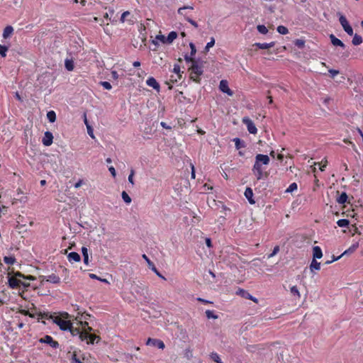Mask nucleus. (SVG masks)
<instances>
[{"mask_svg":"<svg viewBox=\"0 0 363 363\" xmlns=\"http://www.w3.org/2000/svg\"><path fill=\"white\" fill-rule=\"evenodd\" d=\"M82 316V314H80L79 312L76 319L79 321L80 325L84 328V330H81L79 328H74L72 324H71L68 330L70 332L72 336H78L80 340H86L87 344H94L96 340V342H98L100 340V337L96 335L90 334L89 333L92 330V328L88 325L87 322H82L81 320Z\"/></svg>","mask_w":363,"mask_h":363,"instance_id":"nucleus-1","label":"nucleus"},{"mask_svg":"<svg viewBox=\"0 0 363 363\" xmlns=\"http://www.w3.org/2000/svg\"><path fill=\"white\" fill-rule=\"evenodd\" d=\"M269 162V157L267 155L257 154L255 156V162L252 171L257 180L264 179L268 177V173L263 166L268 165Z\"/></svg>","mask_w":363,"mask_h":363,"instance_id":"nucleus-2","label":"nucleus"},{"mask_svg":"<svg viewBox=\"0 0 363 363\" xmlns=\"http://www.w3.org/2000/svg\"><path fill=\"white\" fill-rule=\"evenodd\" d=\"M190 78L196 83H199L201 81V75L203 74V62L196 60V62H193V64L189 67Z\"/></svg>","mask_w":363,"mask_h":363,"instance_id":"nucleus-3","label":"nucleus"},{"mask_svg":"<svg viewBox=\"0 0 363 363\" xmlns=\"http://www.w3.org/2000/svg\"><path fill=\"white\" fill-rule=\"evenodd\" d=\"M242 123L247 126V130L251 134H256L257 132V129L255 125V123L252 122V121L247 118L244 117L242 118Z\"/></svg>","mask_w":363,"mask_h":363,"instance_id":"nucleus-4","label":"nucleus"},{"mask_svg":"<svg viewBox=\"0 0 363 363\" xmlns=\"http://www.w3.org/2000/svg\"><path fill=\"white\" fill-rule=\"evenodd\" d=\"M40 342L46 343L49 345L52 348L59 347V343L54 340L53 338L50 335H45V337L40 339Z\"/></svg>","mask_w":363,"mask_h":363,"instance_id":"nucleus-5","label":"nucleus"},{"mask_svg":"<svg viewBox=\"0 0 363 363\" xmlns=\"http://www.w3.org/2000/svg\"><path fill=\"white\" fill-rule=\"evenodd\" d=\"M142 257L146 261L150 269H151L160 278L166 280V278L158 272L153 262L148 258L146 255L143 254Z\"/></svg>","mask_w":363,"mask_h":363,"instance_id":"nucleus-6","label":"nucleus"},{"mask_svg":"<svg viewBox=\"0 0 363 363\" xmlns=\"http://www.w3.org/2000/svg\"><path fill=\"white\" fill-rule=\"evenodd\" d=\"M55 323L60 327L62 330H68L71 325V323L68 320H62L60 318H56Z\"/></svg>","mask_w":363,"mask_h":363,"instance_id":"nucleus-7","label":"nucleus"},{"mask_svg":"<svg viewBox=\"0 0 363 363\" xmlns=\"http://www.w3.org/2000/svg\"><path fill=\"white\" fill-rule=\"evenodd\" d=\"M219 89L222 92L227 94L228 96H231L233 95V92L228 87V83L226 80H221L220 82Z\"/></svg>","mask_w":363,"mask_h":363,"instance_id":"nucleus-8","label":"nucleus"},{"mask_svg":"<svg viewBox=\"0 0 363 363\" xmlns=\"http://www.w3.org/2000/svg\"><path fill=\"white\" fill-rule=\"evenodd\" d=\"M147 345L157 347L159 349L164 348V342L162 340L157 339L149 338L147 341Z\"/></svg>","mask_w":363,"mask_h":363,"instance_id":"nucleus-9","label":"nucleus"},{"mask_svg":"<svg viewBox=\"0 0 363 363\" xmlns=\"http://www.w3.org/2000/svg\"><path fill=\"white\" fill-rule=\"evenodd\" d=\"M53 135L52 133L47 131L44 134L42 143L45 146H50L52 143Z\"/></svg>","mask_w":363,"mask_h":363,"instance_id":"nucleus-10","label":"nucleus"},{"mask_svg":"<svg viewBox=\"0 0 363 363\" xmlns=\"http://www.w3.org/2000/svg\"><path fill=\"white\" fill-rule=\"evenodd\" d=\"M194 7L191 6H184L178 9V14L183 16L186 21V17H190L188 14L187 10H193Z\"/></svg>","mask_w":363,"mask_h":363,"instance_id":"nucleus-11","label":"nucleus"},{"mask_svg":"<svg viewBox=\"0 0 363 363\" xmlns=\"http://www.w3.org/2000/svg\"><path fill=\"white\" fill-rule=\"evenodd\" d=\"M244 195L246 197V199L248 200L250 203L254 204L255 203V201L253 199V191L250 187L246 188Z\"/></svg>","mask_w":363,"mask_h":363,"instance_id":"nucleus-12","label":"nucleus"},{"mask_svg":"<svg viewBox=\"0 0 363 363\" xmlns=\"http://www.w3.org/2000/svg\"><path fill=\"white\" fill-rule=\"evenodd\" d=\"M43 280L52 284H58L60 281V278L55 274H51L47 277H44Z\"/></svg>","mask_w":363,"mask_h":363,"instance_id":"nucleus-13","label":"nucleus"},{"mask_svg":"<svg viewBox=\"0 0 363 363\" xmlns=\"http://www.w3.org/2000/svg\"><path fill=\"white\" fill-rule=\"evenodd\" d=\"M21 284V281L18 279L17 278L12 277H9V284L11 288L16 289Z\"/></svg>","mask_w":363,"mask_h":363,"instance_id":"nucleus-14","label":"nucleus"},{"mask_svg":"<svg viewBox=\"0 0 363 363\" xmlns=\"http://www.w3.org/2000/svg\"><path fill=\"white\" fill-rule=\"evenodd\" d=\"M147 84L155 90L160 89V84L154 77H149L146 81Z\"/></svg>","mask_w":363,"mask_h":363,"instance_id":"nucleus-15","label":"nucleus"},{"mask_svg":"<svg viewBox=\"0 0 363 363\" xmlns=\"http://www.w3.org/2000/svg\"><path fill=\"white\" fill-rule=\"evenodd\" d=\"M67 259L69 262H78L81 260L80 255L75 252H72L68 254Z\"/></svg>","mask_w":363,"mask_h":363,"instance_id":"nucleus-16","label":"nucleus"},{"mask_svg":"<svg viewBox=\"0 0 363 363\" xmlns=\"http://www.w3.org/2000/svg\"><path fill=\"white\" fill-rule=\"evenodd\" d=\"M313 259H320L323 257L322 250L319 246H314L313 247Z\"/></svg>","mask_w":363,"mask_h":363,"instance_id":"nucleus-17","label":"nucleus"},{"mask_svg":"<svg viewBox=\"0 0 363 363\" xmlns=\"http://www.w3.org/2000/svg\"><path fill=\"white\" fill-rule=\"evenodd\" d=\"M359 247V242H355L352 244L347 250H346L340 256L341 257L344 255H350L356 251V250Z\"/></svg>","mask_w":363,"mask_h":363,"instance_id":"nucleus-18","label":"nucleus"},{"mask_svg":"<svg viewBox=\"0 0 363 363\" xmlns=\"http://www.w3.org/2000/svg\"><path fill=\"white\" fill-rule=\"evenodd\" d=\"M274 42H271L269 43H256L254 44L255 46L257 47L259 49H269L274 46Z\"/></svg>","mask_w":363,"mask_h":363,"instance_id":"nucleus-19","label":"nucleus"},{"mask_svg":"<svg viewBox=\"0 0 363 363\" xmlns=\"http://www.w3.org/2000/svg\"><path fill=\"white\" fill-rule=\"evenodd\" d=\"M330 38L333 45L345 48V44L340 40L337 38L334 35L331 34Z\"/></svg>","mask_w":363,"mask_h":363,"instance_id":"nucleus-20","label":"nucleus"},{"mask_svg":"<svg viewBox=\"0 0 363 363\" xmlns=\"http://www.w3.org/2000/svg\"><path fill=\"white\" fill-rule=\"evenodd\" d=\"M240 294L245 298L250 299V300L254 301L255 303L258 302L257 298L252 296L251 294H250L249 293H247L246 291H245L243 289L240 290Z\"/></svg>","mask_w":363,"mask_h":363,"instance_id":"nucleus-21","label":"nucleus"},{"mask_svg":"<svg viewBox=\"0 0 363 363\" xmlns=\"http://www.w3.org/2000/svg\"><path fill=\"white\" fill-rule=\"evenodd\" d=\"M13 28L11 26H7L3 32V38L6 39L13 33Z\"/></svg>","mask_w":363,"mask_h":363,"instance_id":"nucleus-22","label":"nucleus"},{"mask_svg":"<svg viewBox=\"0 0 363 363\" xmlns=\"http://www.w3.org/2000/svg\"><path fill=\"white\" fill-rule=\"evenodd\" d=\"M177 38V33L175 31H171L166 37V42L167 44H171Z\"/></svg>","mask_w":363,"mask_h":363,"instance_id":"nucleus-23","label":"nucleus"},{"mask_svg":"<svg viewBox=\"0 0 363 363\" xmlns=\"http://www.w3.org/2000/svg\"><path fill=\"white\" fill-rule=\"evenodd\" d=\"M233 141L235 143V145L237 150H240L242 147H245V143L243 140H241L238 138H235L233 140Z\"/></svg>","mask_w":363,"mask_h":363,"instance_id":"nucleus-24","label":"nucleus"},{"mask_svg":"<svg viewBox=\"0 0 363 363\" xmlns=\"http://www.w3.org/2000/svg\"><path fill=\"white\" fill-rule=\"evenodd\" d=\"M82 252L83 255V261L86 265L89 264V255H88V249L86 247H82Z\"/></svg>","mask_w":363,"mask_h":363,"instance_id":"nucleus-25","label":"nucleus"},{"mask_svg":"<svg viewBox=\"0 0 363 363\" xmlns=\"http://www.w3.org/2000/svg\"><path fill=\"white\" fill-rule=\"evenodd\" d=\"M320 263L317 262L315 259L312 260L310 264V269L313 272V270H320Z\"/></svg>","mask_w":363,"mask_h":363,"instance_id":"nucleus-26","label":"nucleus"},{"mask_svg":"<svg viewBox=\"0 0 363 363\" xmlns=\"http://www.w3.org/2000/svg\"><path fill=\"white\" fill-rule=\"evenodd\" d=\"M65 66L68 71H72L74 67L73 60L71 59H66L65 61Z\"/></svg>","mask_w":363,"mask_h":363,"instance_id":"nucleus-27","label":"nucleus"},{"mask_svg":"<svg viewBox=\"0 0 363 363\" xmlns=\"http://www.w3.org/2000/svg\"><path fill=\"white\" fill-rule=\"evenodd\" d=\"M347 198L348 196L347 194L345 192H342L340 196L337 198L336 201L340 204H343L347 201Z\"/></svg>","mask_w":363,"mask_h":363,"instance_id":"nucleus-28","label":"nucleus"},{"mask_svg":"<svg viewBox=\"0 0 363 363\" xmlns=\"http://www.w3.org/2000/svg\"><path fill=\"white\" fill-rule=\"evenodd\" d=\"M290 292L292 296L296 297L297 298H301V294L299 290L296 286H293L290 288Z\"/></svg>","mask_w":363,"mask_h":363,"instance_id":"nucleus-29","label":"nucleus"},{"mask_svg":"<svg viewBox=\"0 0 363 363\" xmlns=\"http://www.w3.org/2000/svg\"><path fill=\"white\" fill-rule=\"evenodd\" d=\"M352 43L354 45H359L362 43V38L360 35L355 34L354 35Z\"/></svg>","mask_w":363,"mask_h":363,"instance_id":"nucleus-30","label":"nucleus"},{"mask_svg":"<svg viewBox=\"0 0 363 363\" xmlns=\"http://www.w3.org/2000/svg\"><path fill=\"white\" fill-rule=\"evenodd\" d=\"M47 118L48 121L51 123H53L56 120V114L54 111H50L47 113Z\"/></svg>","mask_w":363,"mask_h":363,"instance_id":"nucleus-31","label":"nucleus"},{"mask_svg":"<svg viewBox=\"0 0 363 363\" xmlns=\"http://www.w3.org/2000/svg\"><path fill=\"white\" fill-rule=\"evenodd\" d=\"M4 261L8 265H12V264H13L16 262V258L14 257H12V256H11V257H7V256L4 257Z\"/></svg>","mask_w":363,"mask_h":363,"instance_id":"nucleus-32","label":"nucleus"},{"mask_svg":"<svg viewBox=\"0 0 363 363\" xmlns=\"http://www.w3.org/2000/svg\"><path fill=\"white\" fill-rule=\"evenodd\" d=\"M339 21L342 26L343 29L346 27L350 26L347 18L343 15H340Z\"/></svg>","mask_w":363,"mask_h":363,"instance_id":"nucleus-33","label":"nucleus"},{"mask_svg":"<svg viewBox=\"0 0 363 363\" xmlns=\"http://www.w3.org/2000/svg\"><path fill=\"white\" fill-rule=\"evenodd\" d=\"M337 224L339 227H347L350 224V221L347 219H340L337 220Z\"/></svg>","mask_w":363,"mask_h":363,"instance_id":"nucleus-34","label":"nucleus"},{"mask_svg":"<svg viewBox=\"0 0 363 363\" xmlns=\"http://www.w3.org/2000/svg\"><path fill=\"white\" fill-rule=\"evenodd\" d=\"M121 196L123 200L125 201V203L129 204L131 203V198L129 196V195L125 191H122Z\"/></svg>","mask_w":363,"mask_h":363,"instance_id":"nucleus-35","label":"nucleus"},{"mask_svg":"<svg viewBox=\"0 0 363 363\" xmlns=\"http://www.w3.org/2000/svg\"><path fill=\"white\" fill-rule=\"evenodd\" d=\"M211 357V359L217 362V363H223V362L221 361L219 355L216 353V352H212L210 355Z\"/></svg>","mask_w":363,"mask_h":363,"instance_id":"nucleus-36","label":"nucleus"},{"mask_svg":"<svg viewBox=\"0 0 363 363\" xmlns=\"http://www.w3.org/2000/svg\"><path fill=\"white\" fill-rule=\"evenodd\" d=\"M173 72L177 74V77L179 79H181L182 74H181V68L179 65H174Z\"/></svg>","mask_w":363,"mask_h":363,"instance_id":"nucleus-37","label":"nucleus"},{"mask_svg":"<svg viewBox=\"0 0 363 363\" xmlns=\"http://www.w3.org/2000/svg\"><path fill=\"white\" fill-rule=\"evenodd\" d=\"M279 33L286 35L289 33L288 28L284 26H279L277 28Z\"/></svg>","mask_w":363,"mask_h":363,"instance_id":"nucleus-38","label":"nucleus"},{"mask_svg":"<svg viewBox=\"0 0 363 363\" xmlns=\"http://www.w3.org/2000/svg\"><path fill=\"white\" fill-rule=\"evenodd\" d=\"M257 29L260 33L264 34V35H265L268 33L267 28L264 25H258L257 26Z\"/></svg>","mask_w":363,"mask_h":363,"instance_id":"nucleus-39","label":"nucleus"},{"mask_svg":"<svg viewBox=\"0 0 363 363\" xmlns=\"http://www.w3.org/2000/svg\"><path fill=\"white\" fill-rule=\"evenodd\" d=\"M9 48L6 45H0V55L3 57L6 56V52Z\"/></svg>","mask_w":363,"mask_h":363,"instance_id":"nucleus-40","label":"nucleus"},{"mask_svg":"<svg viewBox=\"0 0 363 363\" xmlns=\"http://www.w3.org/2000/svg\"><path fill=\"white\" fill-rule=\"evenodd\" d=\"M215 45V39L214 38H211V40L206 44L205 47V52H208L209 49L212 48Z\"/></svg>","mask_w":363,"mask_h":363,"instance_id":"nucleus-41","label":"nucleus"},{"mask_svg":"<svg viewBox=\"0 0 363 363\" xmlns=\"http://www.w3.org/2000/svg\"><path fill=\"white\" fill-rule=\"evenodd\" d=\"M89 277L91 279H97V280H99L102 282H104V283H106V284H109L108 281L106 279H102V278H100L97 275L94 274H89Z\"/></svg>","mask_w":363,"mask_h":363,"instance_id":"nucleus-42","label":"nucleus"},{"mask_svg":"<svg viewBox=\"0 0 363 363\" xmlns=\"http://www.w3.org/2000/svg\"><path fill=\"white\" fill-rule=\"evenodd\" d=\"M184 60L186 62H191V65L193 64V62H196L197 60L193 57V56H191V55L185 54L184 56Z\"/></svg>","mask_w":363,"mask_h":363,"instance_id":"nucleus-43","label":"nucleus"},{"mask_svg":"<svg viewBox=\"0 0 363 363\" xmlns=\"http://www.w3.org/2000/svg\"><path fill=\"white\" fill-rule=\"evenodd\" d=\"M205 313H206V317L208 319H211V318L217 319L218 318V316L214 315L213 311H212L207 310V311H206Z\"/></svg>","mask_w":363,"mask_h":363,"instance_id":"nucleus-44","label":"nucleus"},{"mask_svg":"<svg viewBox=\"0 0 363 363\" xmlns=\"http://www.w3.org/2000/svg\"><path fill=\"white\" fill-rule=\"evenodd\" d=\"M297 184L296 183L294 182V183H291L289 186L286 189V192H293L294 191L296 190L297 189Z\"/></svg>","mask_w":363,"mask_h":363,"instance_id":"nucleus-45","label":"nucleus"},{"mask_svg":"<svg viewBox=\"0 0 363 363\" xmlns=\"http://www.w3.org/2000/svg\"><path fill=\"white\" fill-rule=\"evenodd\" d=\"M99 84L107 90H110L112 88L111 84L108 82H100Z\"/></svg>","mask_w":363,"mask_h":363,"instance_id":"nucleus-46","label":"nucleus"},{"mask_svg":"<svg viewBox=\"0 0 363 363\" xmlns=\"http://www.w3.org/2000/svg\"><path fill=\"white\" fill-rule=\"evenodd\" d=\"M294 44L296 46H297L298 48H302L303 46H304V44H305V42L304 40H301V39H296L295 41H294Z\"/></svg>","mask_w":363,"mask_h":363,"instance_id":"nucleus-47","label":"nucleus"},{"mask_svg":"<svg viewBox=\"0 0 363 363\" xmlns=\"http://www.w3.org/2000/svg\"><path fill=\"white\" fill-rule=\"evenodd\" d=\"M189 47L191 48V52H190L191 56H194L196 52V48L195 45L193 43H190Z\"/></svg>","mask_w":363,"mask_h":363,"instance_id":"nucleus-48","label":"nucleus"},{"mask_svg":"<svg viewBox=\"0 0 363 363\" xmlns=\"http://www.w3.org/2000/svg\"><path fill=\"white\" fill-rule=\"evenodd\" d=\"M71 363H82L79 359L77 357V354L75 352H73V354H72Z\"/></svg>","mask_w":363,"mask_h":363,"instance_id":"nucleus-49","label":"nucleus"},{"mask_svg":"<svg viewBox=\"0 0 363 363\" xmlns=\"http://www.w3.org/2000/svg\"><path fill=\"white\" fill-rule=\"evenodd\" d=\"M279 247L275 246L274 247L272 252L268 255V258H271V257H274L279 252Z\"/></svg>","mask_w":363,"mask_h":363,"instance_id":"nucleus-50","label":"nucleus"},{"mask_svg":"<svg viewBox=\"0 0 363 363\" xmlns=\"http://www.w3.org/2000/svg\"><path fill=\"white\" fill-rule=\"evenodd\" d=\"M135 172L133 169L130 170V173L128 176V182L133 186L134 185V181H133V176H134Z\"/></svg>","mask_w":363,"mask_h":363,"instance_id":"nucleus-51","label":"nucleus"},{"mask_svg":"<svg viewBox=\"0 0 363 363\" xmlns=\"http://www.w3.org/2000/svg\"><path fill=\"white\" fill-rule=\"evenodd\" d=\"M344 30L349 35H353V29L351 27V26H346L344 28Z\"/></svg>","mask_w":363,"mask_h":363,"instance_id":"nucleus-52","label":"nucleus"},{"mask_svg":"<svg viewBox=\"0 0 363 363\" xmlns=\"http://www.w3.org/2000/svg\"><path fill=\"white\" fill-rule=\"evenodd\" d=\"M328 72L330 74V77L332 78H334L336 75H337L340 73V72L338 70L333 69H330L328 70Z\"/></svg>","mask_w":363,"mask_h":363,"instance_id":"nucleus-53","label":"nucleus"},{"mask_svg":"<svg viewBox=\"0 0 363 363\" xmlns=\"http://www.w3.org/2000/svg\"><path fill=\"white\" fill-rule=\"evenodd\" d=\"M166 39H167L166 37L164 36L163 35H157L156 36V40H158L163 43H167Z\"/></svg>","mask_w":363,"mask_h":363,"instance_id":"nucleus-54","label":"nucleus"},{"mask_svg":"<svg viewBox=\"0 0 363 363\" xmlns=\"http://www.w3.org/2000/svg\"><path fill=\"white\" fill-rule=\"evenodd\" d=\"M87 133L91 138H94L93 129L90 125H87Z\"/></svg>","mask_w":363,"mask_h":363,"instance_id":"nucleus-55","label":"nucleus"},{"mask_svg":"<svg viewBox=\"0 0 363 363\" xmlns=\"http://www.w3.org/2000/svg\"><path fill=\"white\" fill-rule=\"evenodd\" d=\"M186 21L190 23L194 28H198L197 23L191 18V17H186Z\"/></svg>","mask_w":363,"mask_h":363,"instance_id":"nucleus-56","label":"nucleus"},{"mask_svg":"<svg viewBox=\"0 0 363 363\" xmlns=\"http://www.w3.org/2000/svg\"><path fill=\"white\" fill-rule=\"evenodd\" d=\"M108 170L111 172V174H112V176L116 177V170L113 166L110 167L108 168Z\"/></svg>","mask_w":363,"mask_h":363,"instance_id":"nucleus-57","label":"nucleus"},{"mask_svg":"<svg viewBox=\"0 0 363 363\" xmlns=\"http://www.w3.org/2000/svg\"><path fill=\"white\" fill-rule=\"evenodd\" d=\"M111 76L114 79H117L118 78V74L116 71H112Z\"/></svg>","mask_w":363,"mask_h":363,"instance_id":"nucleus-58","label":"nucleus"},{"mask_svg":"<svg viewBox=\"0 0 363 363\" xmlns=\"http://www.w3.org/2000/svg\"><path fill=\"white\" fill-rule=\"evenodd\" d=\"M160 125H161V126L162 128H166V129H171L172 128L170 126L167 125L165 122H161Z\"/></svg>","mask_w":363,"mask_h":363,"instance_id":"nucleus-59","label":"nucleus"},{"mask_svg":"<svg viewBox=\"0 0 363 363\" xmlns=\"http://www.w3.org/2000/svg\"><path fill=\"white\" fill-rule=\"evenodd\" d=\"M340 258H341V256L337 257V258H336V259H332V260H328V261L325 262V264H330V263H332V262H335V261L338 260Z\"/></svg>","mask_w":363,"mask_h":363,"instance_id":"nucleus-60","label":"nucleus"},{"mask_svg":"<svg viewBox=\"0 0 363 363\" xmlns=\"http://www.w3.org/2000/svg\"><path fill=\"white\" fill-rule=\"evenodd\" d=\"M82 182H82V180H79V181H78V182L74 184V187H75L76 189L79 188V187L82 186Z\"/></svg>","mask_w":363,"mask_h":363,"instance_id":"nucleus-61","label":"nucleus"},{"mask_svg":"<svg viewBox=\"0 0 363 363\" xmlns=\"http://www.w3.org/2000/svg\"><path fill=\"white\" fill-rule=\"evenodd\" d=\"M127 15H129V12L128 11H125V12L123 13V14L121 16V20L123 22L124 21L125 17H126Z\"/></svg>","mask_w":363,"mask_h":363,"instance_id":"nucleus-62","label":"nucleus"},{"mask_svg":"<svg viewBox=\"0 0 363 363\" xmlns=\"http://www.w3.org/2000/svg\"><path fill=\"white\" fill-rule=\"evenodd\" d=\"M206 245L208 247H211V240L210 238H206Z\"/></svg>","mask_w":363,"mask_h":363,"instance_id":"nucleus-63","label":"nucleus"},{"mask_svg":"<svg viewBox=\"0 0 363 363\" xmlns=\"http://www.w3.org/2000/svg\"><path fill=\"white\" fill-rule=\"evenodd\" d=\"M191 178H195V169L194 165H191Z\"/></svg>","mask_w":363,"mask_h":363,"instance_id":"nucleus-64","label":"nucleus"}]
</instances>
